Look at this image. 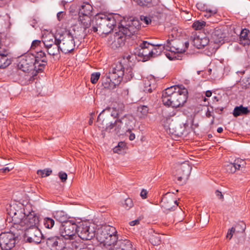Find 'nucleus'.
I'll list each match as a JSON object with an SVG mask.
<instances>
[{"label": "nucleus", "mask_w": 250, "mask_h": 250, "mask_svg": "<svg viewBox=\"0 0 250 250\" xmlns=\"http://www.w3.org/2000/svg\"><path fill=\"white\" fill-rule=\"evenodd\" d=\"M33 55L28 54L21 56L18 59V68L23 72H41L38 70V67L34 65Z\"/></svg>", "instance_id": "8"}, {"label": "nucleus", "mask_w": 250, "mask_h": 250, "mask_svg": "<svg viewBox=\"0 0 250 250\" xmlns=\"http://www.w3.org/2000/svg\"><path fill=\"white\" fill-rule=\"evenodd\" d=\"M34 65H36L38 67V70H39L41 72L42 71L46 64L47 59L45 55V53L40 51L37 53L36 56H34Z\"/></svg>", "instance_id": "17"}, {"label": "nucleus", "mask_w": 250, "mask_h": 250, "mask_svg": "<svg viewBox=\"0 0 250 250\" xmlns=\"http://www.w3.org/2000/svg\"><path fill=\"white\" fill-rule=\"evenodd\" d=\"M58 176L62 182H65L67 179V175L65 172L61 171L59 173Z\"/></svg>", "instance_id": "46"}, {"label": "nucleus", "mask_w": 250, "mask_h": 250, "mask_svg": "<svg viewBox=\"0 0 250 250\" xmlns=\"http://www.w3.org/2000/svg\"><path fill=\"white\" fill-rule=\"evenodd\" d=\"M126 148V144L124 142H120L118 143L117 146L113 148V152L118 154H121L125 150Z\"/></svg>", "instance_id": "37"}, {"label": "nucleus", "mask_w": 250, "mask_h": 250, "mask_svg": "<svg viewBox=\"0 0 250 250\" xmlns=\"http://www.w3.org/2000/svg\"><path fill=\"white\" fill-rule=\"evenodd\" d=\"M146 86L145 87L144 91L151 93L152 91V88L151 87V85L149 83H146Z\"/></svg>", "instance_id": "52"}, {"label": "nucleus", "mask_w": 250, "mask_h": 250, "mask_svg": "<svg viewBox=\"0 0 250 250\" xmlns=\"http://www.w3.org/2000/svg\"><path fill=\"white\" fill-rule=\"evenodd\" d=\"M215 195L218 197V198L222 201L224 200V196L222 193L219 191V190H216L215 191Z\"/></svg>", "instance_id": "51"}, {"label": "nucleus", "mask_w": 250, "mask_h": 250, "mask_svg": "<svg viewBox=\"0 0 250 250\" xmlns=\"http://www.w3.org/2000/svg\"><path fill=\"white\" fill-rule=\"evenodd\" d=\"M93 9L92 6L88 3H83L79 9V15L90 16Z\"/></svg>", "instance_id": "26"}, {"label": "nucleus", "mask_w": 250, "mask_h": 250, "mask_svg": "<svg viewBox=\"0 0 250 250\" xmlns=\"http://www.w3.org/2000/svg\"><path fill=\"white\" fill-rule=\"evenodd\" d=\"M250 111L249 110L248 107L240 105L239 106H236L234 108L233 112V115L234 117H237L242 115H247L250 113Z\"/></svg>", "instance_id": "31"}, {"label": "nucleus", "mask_w": 250, "mask_h": 250, "mask_svg": "<svg viewBox=\"0 0 250 250\" xmlns=\"http://www.w3.org/2000/svg\"><path fill=\"white\" fill-rule=\"evenodd\" d=\"M63 17V12H60L57 14V18L59 21H60L62 19Z\"/></svg>", "instance_id": "58"}, {"label": "nucleus", "mask_w": 250, "mask_h": 250, "mask_svg": "<svg viewBox=\"0 0 250 250\" xmlns=\"http://www.w3.org/2000/svg\"><path fill=\"white\" fill-rule=\"evenodd\" d=\"M240 84L243 88L246 89L250 86V78H243L240 82Z\"/></svg>", "instance_id": "41"}, {"label": "nucleus", "mask_w": 250, "mask_h": 250, "mask_svg": "<svg viewBox=\"0 0 250 250\" xmlns=\"http://www.w3.org/2000/svg\"><path fill=\"white\" fill-rule=\"evenodd\" d=\"M206 25V22L204 21H195L192 26L195 30H201L205 27Z\"/></svg>", "instance_id": "39"}, {"label": "nucleus", "mask_w": 250, "mask_h": 250, "mask_svg": "<svg viewBox=\"0 0 250 250\" xmlns=\"http://www.w3.org/2000/svg\"><path fill=\"white\" fill-rule=\"evenodd\" d=\"M61 40L57 41V42L51 45V47H49L46 48L48 53L50 55L55 56L59 54L61 51L60 48Z\"/></svg>", "instance_id": "28"}, {"label": "nucleus", "mask_w": 250, "mask_h": 250, "mask_svg": "<svg viewBox=\"0 0 250 250\" xmlns=\"http://www.w3.org/2000/svg\"><path fill=\"white\" fill-rule=\"evenodd\" d=\"M77 225L71 221H64L61 225L59 229V232L64 240V243L72 237L76 235L77 231Z\"/></svg>", "instance_id": "9"}, {"label": "nucleus", "mask_w": 250, "mask_h": 250, "mask_svg": "<svg viewBox=\"0 0 250 250\" xmlns=\"http://www.w3.org/2000/svg\"><path fill=\"white\" fill-rule=\"evenodd\" d=\"M206 115L208 118H209L212 116L211 114V111L209 110L208 108V110L206 112Z\"/></svg>", "instance_id": "60"}, {"label": "nucleus", "mask_w": 250, "mask_h": 250, "mask_svg": "<svg viewBox=\"0 0 250 250\" xmlns=\"http://www.w3.org/2000/svg\"><path fill=\"white\" fill-rule=\"evenodd\" d=\"M118 15H106L104 14H98L92 20V30L94 32H99L101 34L110 33L120 20Z\"/></svg>", "instance_id": "3"}, {"label": "nucleus", "mask_w": 250, "mask_h": 250, "mask_svg": "<svg viewBox=\"0 0 250 250\" xmlns=\"http://www.w3.org/2000/svg\"><path fill=\"white\" fill-rule=\"evenodd\" d=\"M167 123L164 125L165 127L169 130L170 133L174 134L176 133L175 123L173 122L170 118L166 119Z\"/></svg>", "instance_id": "34"}, {"label": "nucleus", "mask_w": 250, "mask_h": 250, "mask_svg": "<svg viewBox=\"0 0 250 250\" xmlns=\"http://www.w3.org/2000/svg\"><path fill=\"white\" fill-rule=\"evenodd\" d=\"M169 193H166L162 198L161 206L167 210H171L178 206L176 200L168 196Z\"/></svg>", "instance_id": "15"}, {"label": "nucleus", "mask_w": 250, "mask_h": 250, "mask_svg": "<svg viewBox=\"0 0 250 250\" xmlns=\"http://www.w3.org/2000/svg\"><path fill=\"white\" fill-rule=\"evenodd\" d=\"M111 76L108 73L102 78V83L105 88L112 89L119 84L115 83V81L111 77Z\"/></svg>", "instance_id": "19"}, {"label": "nucleus", "mask_w": 250, "mask_h": 250, "mask_svg": "<svg viewBox=\"0 0 250 250\" xmlns=\"http://www.w3.org/2000/svg\"><path fill=\"white\" fill-rule=\"evenodd\" d=\"M111 77L115 81V83L120 84L123 79L125 82L130 80L133 76L132 68L128 67L126 68L125 72L123 64L121 62H117L112 65L111 69L108 72Z\"/></svg>", "instance_id": "7"}, {"label": "nucleus", "mask_w": 250, "mask_h": 250, "mask_svg": "<svg viewBox=\"0 0 250 250\" xmlns=\"http://www.w3.org/2000/svg\"><path fill=\"white\" fill-rule=\"evenodd\" d=\"M79 240L77 236L76 235L74 237H72L69 239H67V241L65 242L64 243L65 244V246H66V248H68L69 249H81L80 243L77 241Z\"/></svg>", "instance_id": "24"}, {"label": "nucleus", "mask_w": 250, "mask_h": 250, "mask_svg": "<svg viewBox=\"0 0 250 250\" xmlns=\"http://www.w3.org/2000/svg\"><path fill=\"white\" fill-rule=\"evenodd\" d=\"M174 42L173 41H167V44L164 45L162 44H157L156 45H153V47H151L150 53H151V57L155 58L160 55L164 49L170 51L171 52L174 51H182L184 50L180 49L179 47H176L173 45Z\"/></svg>", "instance_id": "11"}, {"label": "nucleus", "mask_w": 250, "mask_h": 250, "mask_svg": "<svg viewBox=\"0 0 250 250\" xmlns=\"http://www.w3.org/2000/svg\"><path fill=\"white\" fill-rule=\"evenodd\" d=\"M33 213L35 212L32 211L26 215L23 208L19 207L17 205L11 206L8 213L11 218V222L13 224L12 229L13 231L15 229L17 231H20L22 232L25 226L29 223L27 221V217Z\"/></svg>", "instance_id": "5"}, {"label": "nucleus", "mask_w": 250, "mask_h": 250, "mask_svg": "<svg viewBox=\"0 0 250 250\" xmlns=\"http://www.w3.org/2000/svg\"><path fill=\"white\" fill-rule=\"evenodd\" d=\"M249 31L246 29L241 30L239 35V42L244 46L249 45L250 43V40L248 38V33Z\"/></svg>", "instance_id": "25"}, {"label": "nucleus", "mask_w": 250, "mask_h": 250, "mask_svg": "<svg viewBox=\"0 0 250 250\" xmlns=\"http://www.w3.org/2000/svg\"><path fill=\"white\" fill-rule=\"evenodd\" d=\"M78 236L83 240H90L95 236V229L88 222L82 223L77 227Z\"/></svg>", "instance_id": "10"}, {"label": "nucleus", "mask_w": 250, "mask_h": 250, "mask_svg": "<svg viewBox=\"0 0 250 250\" xmlns=\"http://www.w3.org/2000/svg\"><path fill=\"white\" fill-rule=\"evenodd\" d=\"M147 191L146 190L143 189L142 190V191L141 192L140 196H141V197L143 199H146L147 197Z\"/></svg>", "instance_id": "54"}, {"label": "nucleus", "mask_w": 250, "mask_h": 250, "mask_svg": "<svg viewBox=\"0 0 250 250\" xmlns=\"http://www.w3.org/2000/svg\"><path fill=\"white\" fill-rule=\"evenodd\" d=\"M27 219L29 223L25 226V229L21 233L24 231V238L26 239L28 242L40 243L41 242L42 234L37 226L39 222V217L36 213H33L27 217Z\"/></svg>", "instance_id": "4"}, {"label": "nucleus", "mask_w": 250, "mask_h": 250, "mask_svg": "<svg viewBox=\"0 0 250 250\" xmlns=\"http://www.w3.org/2000/svg\"><path fill=\"white\" fill-rule=\"evenodd\" d=\"M141 26L139 21L131 20L127 21H121L118 25L119 31L110 36L113 41L112 47H119L124 45L127 37L130 38L136 34Z\"/></svg>", "instance_id": "1"}, {"label": "nucleus", "mask_w": 250, "mask_h": 250, "mask_svg": "<svg viewBox=\"0 0 250 250\" xmlns=\"http://www.w3.org/2000/svg\"><path fill=\"white\" fill-rule=\"evenodd\" d=\"M202 37H200L199 36H197L196 34H193L190 36V40L191 41V43L193 45L197 48L201 49V41Z\"/></svg>", "instance_id": "36"}, {"label": "nucleus", "mask_w": 250, "mask_h": 250, "mask_svg": "<svg viewBox=\"0 0 250 250\" xmlns=\"http://www.w3.org/2000/svg\"><path fill=\"white\" fill-rule=\"evenodd\" d=\"M101 250H113V245L110 246H103V247L101 248Z\"/></svg>", "instance_id": "56"}, {"label": "nucleus", "mask_w": 250, "mask_h": 250, "mask_svg": "<svg viewBox=\"0 0 250 250\" xmlns=\"http://www.w3.org/2000/svg\"><path fill=\"white\" fill-rule=\"evenodd\" d=\"M55 216L60 221H62L66 219V216L64 215V212L62 211H57L55 212Z\"/></svg>", "instance_id": "43"}, {"label": "nucleus", "mask_w": 250, "mask_h": 250, "mask_svg": "<svg viewBox=\"0 0 250 250\" xmlns=\"http://www.w3.org/2000/svg\"><path fill=\"white\" fill-rule=\"evenodd\" d=\"M52 173V170L50 169H45L43 170H38L37 174L42 177H44L50 175Z\"/></svg>", "instance_id": "40"}, {"label": "nucleus", "mask_w": 250, "mask_h": 250, "mask_svg": "<svg viewBox=\"0 0 250 250\" xmlns=\"http://www.w3.org/2000/svg\"><path fill=\"white\" fill-rule=\"evenodd\" d=\"M75 47L74 37L70 32L64 34L63 38L61 39V51L65 53H68L73 50Z\"/></svg>", "instance_id": "14"}, {"label": "nucleus", "mask_w": 250, "mask_h": 250, "mask_svg": "<svg viewBox=\"0 0 250 250\" xmlns=\"http://www.w3.org/2000/svg\"><path fill=\"white\" fill-rule=\"evenodd\" d=\"M201 46V48L204 47L205 46L207 45L209 43V39L207 37H202Z\"/></svg>", "instance_id": "48"}, {"label": "nucleus", "mask_w": 250, "mask_h": 250, "mask_svg": "<svg viewBox=\"0 0 250 250\" xmlns=\"http://www.w3.org/2000/svg\"><path fill=\"white\" fill-rule=\"evenodd\" d=\"M133 206V203L130 198H127L125 201L124 207L127 209H129Z\"/></svg>", "instance_id": "44"}, {"label": "nucleus", "mask_w": 250, "mask_h": 250, "mask_svg": "<svg viewBox=\"0 0 250 250\" xmlns=\"http://www.w3.org/2000/svg\"><path fill=\"white\" fill-rule=\"evenodd\" d=\"M211 94H212V93L210 91L208 90V91H206V96L208 97H211Z\"/></svg>", "instance_id": "62"}, {"label": "nucleus", "mask_w": 250, "mask_h": 250, "mask_svg": "<svg viewBox=\"0 0 250 250\" xmlns=\"http://www.w3.org/2000/svg\"><path fill=\"white\" fill-rule=\"evenodd\" d=\"M174 42V44L173 45L174 46L176 47H179L180 49H182V50H184L183 51H174V52H177V53H183V52H185L186 50L188 48V46H189V42H185V46L184 48H180L179 46L177 45L176 44V41H174V40H172Z\"/></svg>", "instance_id": "47"}, {"label": "nucleus", "mask_w": 250, "mask_h": 250, "mask_svg": "<svg viewBox=\"0 0 250 250\" xmlns=\"http://www.w3.org/2000/svg\"><path fill=\"white\" fill-rule=\"evenodd\" d=\"M135 137L134 134H131L129 135V138L130 140L132 141L135 139Z\"/></svg>", "instance_id": "63"}, {"label": "nucleus", "mask_w": 250, "mask_h": 250, "mask_svg": "<svg viewBox=\"0 0 250 250\" xmlns=\"http://www.w3.org/2000/svg\"><path fill=\"white\" fill-rule=\"evenodd\" d=\"M188 92L184 86L174 85L166 88L162 93V100L164 104L178 107L187 101Z\"/></svg>", "instance_id": "2"}, {"label": "nucleus", "mask_w": 250, "mask_h": 250, "mask_svg": "<svg viewBox=\"0 0 250 250\" xmlns=\"http://www.w3.org/2000/svg\"><path fill=\"white\" fill-rule=\"evenodd\" d=\"M101 73L100 72L93 73L91 75L90 78V81L91 83L93 84L96 83L99 79Z\"/></svg>", "instance_id": "42"}, {"label": "nucleus", "mask_w": 250, "mask_h": 250, "mask_svg": "<svg viewBox=\"0 0 250 250\" xmlns=\"http://www.w3.org/2000/svg\"><path fill=\"white\" fill-rule=\"evenodd\" d=\"M217 11L216 9H213V10H208L207 9L206 13H208V16H211L212 15L216 14L217 13Z\"/></svg>", "instance_id": "53"}, {"label": "nucleus", "mask_w": 250, "mask_h": 250, "mask_svg": "<svg viewBox=\"0 0 250 250\" xmlns=\"http://www.w3.org/2000/svg\"><path fill=\"white\" fill-rule=\"evenodd\" d=\"M11 63V60L7 53L0 54V68H4Z\"/></svg>", "instance_id": "30"}, {"label": "nucleus", "mask_w": 250, "mask_h": 250, "mask_svg": "<svg viewBox=\"0 0 250 250\" xmlns=\"http://www.w3.org/2000/svg\"><path fill=\"white\" fill-rule=\"evenodd\" d=\"M79 21L84 29L88 28L91 25V21H92L90 16L83 15H79Z\"/></svg>", "instance_id": "32"}, {"label": "nucleus", "mask_w": 250, "mask_h": 250, "mask_svg": "<svg viewBox=\"0 0 250 250\" xmlns=\"http://www.w3.org/2000/svg\"><path fill=\"white\" fill-rule=\"evenodd\" d=\"M149 234H150L149 241L153 245L157 246L161 244V238L159 233L151 230Z\"/></svg>", "instance_id": "29"}, {"label": "nucleus", "mask_w": 250, "mask_h": 250, "mask_svg": "<svg viewBox=\"0 0 250 250\" xmlns=\"http://www.w3.org/2000/svg\"><path fill=\"white\" fill-rule=\"evenodd\" d=\"M64 239L61 237H54L48 239V243L55 248L56 250H61L62 248H66L65 244L64 243Z\"/></svg>", "instance_id": "20"}, {"label": "nucleus", "mask_w": 250, "mask_h": 250, "mask_svg": "<svg viewBox=\"0 0 250 250\" xmlns=\"http://www.w3.org/2000/svg\"><path fill=\"white\" fill-rule=\"evenodd\" d=\"M245 225L243 222L237 224L234 227H233L229 229L226 237L230 240L231 239L235 232H243L245 231Z\"/></svg>", "instance_id": "23"}, {"label": "nucleus", "mask_w": 250, "mask_h": 250, "mask_svg": "<svg viewBox=\"0 0 250 250\" xmlns=\"http://www.w3.org/2000/svg\"><path fill=\"white\" fill-rule=\"evenodd\" d=\"M148 113V108L146 105H141L138 107L137 115L140 118H146Z\"/></svg>", "instance_id": "35"}, {"label": "nucleus", "mask_w": 250, "mask_h": 250, "mask_svg": "<svg viewBox=\"0 0 250 250\" xmlns=\"http://www.w3.org/2000/svg\"><path fill=\"white\" fill-rule=\"evenodd\" d=\"M97 239L103 246H111L118 239L117 231L115 228L111 226H102L97 230Z\"/></svg>", "instance_id": "6"}, {"label": "nucleus", "mask_w": 250, "mask_h": 250, "mask_svg": "<svg viewBox=\"0 0 250 250\" xmlns=\"http://www.w3.org/2000/svg\"><path fill=\"white\" fill-rule=\"evenodd\" d=\"M12 169V168H11L10 169L9 167H5V168L0 169V170H1L3 172H7L9 171Z\"/></svg>", "instance_id": "59"}, {"label": "nucleus", "mask_w": 250, "mask_h": 250, "mask_svg": "<svg viewBox=\"0 0 250 250\" xmlns=\"http://www.w3.org/2000/svg\"><path fill=\"white\" fill-rule=\"evenodd\" d=\"M191 167L187 162H185L178 166L175 173V176L179 184H184L186 182L190 174Z\"/></svg>", "instance_id": "13"}, {"label": "nucleus", "mask_w": 250, "mask_h": 250, "mask_svg": "<svg viewBox=\"0 0 250 250\" xmlns=\"http://www.w3.org/2000/svg\"><path fill=\"white\" fill-rule=\"evenodd\" d=\"M43 224L46 228L50 229L54 226L55 221L51 218L46 217L43 220Z\"/></svg>", "instance_id": "38"}, {"label": "nucleus", "mask_w": 250, "mask_h": 250, "mask_svg": "<svg viewBox=\"0 0 250 250\" xmlns=\"http://www.w3.org/2000/svg\"><path fill=\"white\" fill-rule=\"evenodd\" d=\"M113 250H131L132 245L129 240H117L114 244L112 245Z\"/></svg>", "instance_id": "18"}, {"label": "nucleus", "mask_w": 250, "mask_h": 250, "mask_svg": "<svg viewBox=\"0 0 250 250\" xmlns=\"http://www.w3.org/2000/svg\"><path fill=\"white\" fill-rule=\"evenodd\" d=\"M139 223V220L137 219V220H135L131 221L129 223V224H130V226H135V225H136L137 224H138Z\"/></svg>", "instance_id": "57"}, {"label": "nucleus", "mask_w": 250, "mask_h": 250, "mask_svg": "<svg viewBox=\"0 0 250 250\" xmlns=\"http://www.w3.org/2000/svg\"><path fill=\"white\" fill-rule=\"evenodd\" d=\"M141 20L146 24H149L151 22L150 18L146 16H141Z\"/></svg>", "instance_id": "50"}, {"label": "nucleus", "mask_w": 250, "mask_h": 250, "mask_svg": "<svg viewBox=\"0 0 250 250\" xmlns=\"http://www.w3.org/2000/svg\"><path fill=\"white\" fill-rule=\"evenodd\" d=\"M125 58H126V60H127L128 61H130V59L131 58V56L129 55H128L127 56H124V59H125Z\"/></svg>", "instance_id": "64"}, {"label": "nucleus", "mask_w": 250, "mask_h": 250, "mask_svg": "<svg viewBox=\"0 0 250 250\" xmlns=\"http://www.w3.org/2000/svg\"><path fill=\"white\" fill-rule=\"evenodd\" d=\"M15 234L12 232H4L0 234V245L2 249H12L16 243Z\"/></svg>", "instance_id": "12"}, {"label": "nucleus", "mask_w": 250, "mask_h": 250, "mask_svg": "<svg viewBox=\"0 0 250 250\" xmlns=\"http://www.w3.org/2000/svg\"><path fill=\"white\" fill-rule=\"evenodd\" d=\"M245 166V161L241 159H237L233 163H230L227 166V170L231 173H234L236 170H239L241 167Z\"/></svg>", "instance_id": "22"}, {"label": "nucleus", "mask_w": 250, "mask_h": 250, "mask_svg": "<svg viewBox=\"0 0 250 250\" xmlns=\"http://www.w3.org/2000/svg\"><path fill=\"white\" fill-rule=\"evenodd\" d=\"M60 40L53 36H47L44 38L43 42L46 48H47L49 47H51V45L55 43L57 41Z\"/></svg>", "instance_id": "33"}, {"label": "nucleus", "mask_w": 250, "mask_h": 250, "mask_svg": "<svg viewBox=\"0 0 250 250\" xmlns=\"http://www.w3.org/2000/svg\"><path fill=\"white\" fill-rule=\"evenodd\" d=\"M115 130L118 133L121 129L122 122L120 120H117L115 122Z\"/></svg>", "instance_id": "45"}, {"label": "nucleus", "mask_w": 250, "mask_h": 250, "mask_svg": "<svg viewBox=\"0 0 250 250\" xmlns=\"http://www.w3.org/2000/svg\"><path fill=\"white\" fill-rule=\"evenodd\" d=\"M39 72H23L19 78V81L22 84L26 85L31 83L34 79Z\"/></svg>", "instance_id": "21"}, {"label": "nucleus", "mask_w": 250, "mask_h": 250, "mask_svg": "<svg viewBox=\"0 0 250 250\" xmlns=\"http://www.w3.org/2000/svg\"><path fill=\"white\" fill-rule=\"evenodd\" d=\"M94 113H91V118H90L89 119V124L90 125H91L93 123V115H94Z\"/></svg>", "instance_id": "61"}, {"label": "nucleus", "mask_w": 250, "mask_h": 250, "mask_svg": "<svg viewBox=\"0 0 250 250\" xmlns=\"http://www.w3.org/2000/svg\"><path fill=\"white\" fill-rule=\"evenodd\" d=\"M225 37L221 29L219 28L215 29L211 33V38L213 42L216 43H220Z\"/></svg>", "instance_id": "27"}, {"label": "nucleus", "mask_w": 250, "mask_h": 250, "mask_svg": "<svg viewBox=\"0 0 250 250\" xmlns=\"http://www.w3.org/2000/svg\"><path fill=\"white\" fill-rule=\"evenodd\" d=\"M115 128V124L114 123H111L109 125L106 126L105 127V129L107 131H110L111 129L113 128Z\"/></svg>", "instance_id": "55"}, {"label": "nucleus", "mask_w": 250, "mask_h": 250, "mask_svg": "<svg viewBox=\"0 0 250 250\" xmlns=\"http://www.w3.org/2000/svg\"><path fill=\"white\" fill-rule=\"evenodd\" d=\"M140 46L141 48L139 50V56L143 57L144 61H147L152 58L150 51L151 47H153L152 44L144 41L140 44Z\"/></svg>", "instance_id": "16"}, {"label": "nucleus", "mask_w": 250, "mask_h": 250, "mask_svg": "<svg viewBox=\"0 0 250 250\" xmlns=\"http://www.w3.org/2000/svg\"><path fill=\"white\" fill-rule=\"evenodd\" d=\"M41 43V42L40 40H37L33 41L31 46V49H35L36 47L40 46Z\"/></svg>", "instance_id": "49"}]
</instances>
